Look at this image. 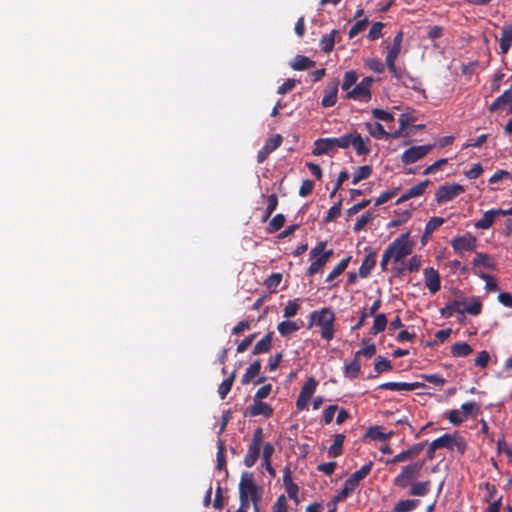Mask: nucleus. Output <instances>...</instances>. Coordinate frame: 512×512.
Returning <instances> with one entry per match:
<instances>
[{
  "mask_svg": "<svg viewBox=\"0 0 512 512\" xmlns=\"http://www.w3.org/2000/svg\"><path fill=\"white\" fill-rule=\"evenodd\" d=\"M239 501L243 507L253 505L254 512H260V501L263 495V487L258 485L254 474L251 472H243L239 482Z\"/></svg>",
  "mask_w": 512,
  "mask_h": 512,
  "instance_id": "1",
  "label": "nucleus"
},
{
  "mask_svg": "<svg viewBox=\"0 0 512 512\" xmlns=\"http://www.w3.org/2000/svg\"><path fill=\"white\" fill-rule=\"evenodd\" d=\"M310 320L312 325L315 323L321 328V337L327 341H330L334 337V322L335 314L329 308H322L319 311H313L310 314Z\"/></svg>",
  "mask_w": 512,
  "mask_h": 512,
  "instance_id": "2",
  "label": "nucleus"
},
{
  "mask_svg": "<svg viewBox=\"0 0 512 512\" xmlns=\"http://www.w3.org/2000/svg\"><path fill=\"white\" fill-rule=\"evenodd\" d=\"M372 463L363 465L359 470L354 472L344 483L343 488L335 496V501H342L352 494L359 483L371 472Z\"/></svg>",
  "mask_w": 512,
  "mask_h": 512,
  "instance_id": "3",
  "label": "nucleus"
},
{
  "mask_svg": "<svg viewBox=\"0 0 512 512\" xmlns=\"http://www.w3.org/2000/svg\"><path fill=\"white\" fill-rule=\"evenodd\" d=\"M424 462H412L402 467L400 473L394 478V486L400 489H406L412 484L420 474Z\"/></svg>",
  "mask_w": 512,
  "mask_h": 512,
  "instance_id": "4",
  "label": "nucleus"
},
{
  "mask_svg": "<svg viewBox=\"0 0 512 512\" xmlns=\"http://www.w3.org/2000/svg\"><path fill=\"white\" fill-rule=\"evenodd\" d=\"M385 251L394 262L402 260L412 252V243L409 241V234H401L397 237Z\"/></svg>",
  "mask_w": 512,
  "mask_h": 512,
  "instance_id": "5",
  "label": "nucleus"
},
{
  "mask_svg": "<svg viewBox=\"0 0 512 512\" xmlns=\"http://www.w3.org/2000/svg\"><path fill=\"white\" fill-rule=\"evenodd\" d=\"M325 248L326 242L322 241L311 249L310 258L312 259V263L308 268V273L310 275L319 272L332 256L333 250H325Z\"/></svg>",
  "mask_w": 512,
  "mask_h": 512,
  "instance_id": "6",
  "label": "nucleus"
},
{
  "mask_svg": "<svg viewBox=\"0 0 512 512\" xmlns=\"http://www.w3.org/2000/svg\"><path fill=\"white\" fill-rule=\"evenodd\" d=\"M433 148V145L413 146L405 150L401 156V161L406 164H413L424 158Z\"/></svg>",
  "mask_w": 512,
  "mask_h": 512,
  "instance_id": "7",
  "label": "nucleus"
},
{
  "mask_svg": "<svg viewBox=\"0 0 512 512\" xmlns=\"http://www.w3.org/2000/svg\"><path fill=\"white\" fill-rule=\"evenodd\" d=\"M454 251L462 254L465 251H474L477 247V239L470 233L456 236L451 240Z\"/></svg>",
  "mask_w": 512,
  "mask_h": 512,
  "instance_id": "8",
  "label": "nucleus"
},
{
  "mask_svg": "<svg viewBox=\"0 0 512 512\" xmlns=\"http://www.w3.org/2000/svg\"><path fill=\"white\" fill-rule=\"evenodd\" d=\"M464 192V187L459 184H446L438 188L436 192V200L438 203H445L451 201L459 194Z\"/></svg>",
  "mask_w": 512,
  "mask_h": 512,
  "instance_id": "9",
  "label": "nucleus"
},
{
  "mask_svg": "<svg viewBox=\"0 0 512 512\" xmlns=\"http://www.w3.org/2000/svg\"><path fill=\"white\" fill-rule=\"evenodd\" d=\"M337 151L334 138H321L315 141L312 154L315 156L320 155H333Z\"/></svg>",
  "mask_w": 512,
  "mask_h": 512,
  "instance_id": "10",
  "label": "nucleus"
},
{
  "mask_svg": "<svg viewBox=\"0 0 512 512\" xmlns=\"http://www.w3.org/2000/svg\"><path fill=\"white\" fill-rule=\"evenodd\" d=\"M424 283L430 293L435 294L440 290L441 280L440 275L433 267L424 269Z\"/></svg>",
  "mask_w": 512,
  "mask_h": 512,
  "instance_id": "11",
  "label": "nucleus"
},
{
  "mask_svg": "<svg viewBox=\"0 0 512 512\" xmlns=\"http://www.w3.org/2000/svg\"><path fill=\"white\" fill-rule=\"evenodd\" d=\"M423 448H424L423 443L415 444V445L411 446L409 449L398 453L392 459L387 460L386 463L387 464H396V463L404 462L409 459H413L421 453Z\"/></svg>",
  "mask_w": 512,
  "mask_h": 512,
  "instance_id": "12",
  "label": "nucleus"
},
{
  "mask_svg": "<svg viewBox=\"0 0 512 512\" xmlns=\"http://www.w3.org/2000/svg\"><path fill=\"white\" fill-rule=\"evenodd\" d=\"M272 413L273 409L270 405L262 402V400L253 399V404L247 408L244 415L250 417H255L258 415L270 417Z\"/></svg>",
  "mask_w": 512,
  "mask_h": 512,
  "instance_id": "13",
  "label": "nucleus"
},
{
  "mask_svg": "<svg viewBox=\"0 0 512 512\" xmlns=\"http://www.w3.org/2000/svg\"><path fill=\"white\" fill-rule=\"evenodd\" d=\"M400 51H401L400 47H396V46L392 45L389 48V51L386 56V61H385L390 73H392V75L399 80L402 79L403 72L395 66V61H396L397 57L399 56Z\"/></svg>",
  "mask_w": 512,
  "mask_h": 512,
  "instance_id": "14",
  "label": "nucleus"
},
{
  "mask_svg": "<svg viewBox=\"0 0 512 512\" xmlns=\"http://www.w3.org/2000/svg\"><path fill=\"white\" fill-rule=\"evenodd\" d=\"M424 384L420 382H413V383H407V382H385L379 386L380 389L384 390H391V391H397V392H403V391H413L418 388H422Z\"/></svg>",
  "mask_w": 512,
  "mask_h": 512,
  "instance_id": "15",
  "label": "nucleus"
},
{
  "mask_svg": "<svg viewBox=\"0 0 512 512\" xmlns=\"http://www.w3.org/2000/svg\"><path fill=\"white\" fill-rule=\"evenodd\" d=\"M345 97L359 102H368L371 99V91L358 83L346 93Z\"/></svg>",
  "mask_w": 512,
  "mask_h": 512,
  "instance_id": "16",
  "label": "nucleus"
},
{
  "mask_svg": "<svg viewBox=\"0 0 512 512\" xmlns=\"http://www.w3.org/2000/svg\"><path fill=\"white\" fill-rule=\"evenodd\" d=\"M370 139L368 137L363 138L359 133L353 131L352 146L359 156H366L370 153L369 146Z\"/></svg>",
  "mask_w": 512,
  "mask_h": 512,
  "instance_id": "17",
  "label": "nucleus"
},
{
  "mask_svg": "<svg viewBox=\"0 0 512 512\" xmlns=\"http://www.w3.org/2000/svg\"><path fill=\"white\" fill-rule=\"evenodd\" d=\"M508 106L509 113H512V88L506 90L490 106L489 110L495 112Z\"/></svg>",
  "mask_w": 512,
  "mask_h": 512,
  "instance_id": "18",
  "label": "nucleus"
},
{
  "mask_svg": "<svg viewBox=\"0 0 512 512\" xmlns=\"http://www.w3.org/2000/svg\"><path fill=\"white\" fill-rule=\"evenodd\" d=\"M501 216L498 213V209H491L484 213L483 217L474 223L476 229L487 230L489 229L497 219Z\"/></svg>",
  "mask_w": 512,
  "mask_h": 512,
  "instance_id": "19",
  "label": "nucleus"
},
{
  "mask_svg": "<svg viewBox=\"0 0 512 512\" xmlns=\"http://www.w3.org/2000/svg\"><path fill=\"white\" fill-rule=\"evenodd\" d=\"M408 494L415 497H424L426 496L431 489V482L429 480L426 481H414L409 486Z\"/></svg>",
  "mask_w": 512,
  "mask_h": 512,
  "instance_id": "20",
  "label": "nucleus"
},
{
  "mask_svg": "<svg viewBox=\"0 0 512 512\" xmlns=\"http://www.w3.org/2000/svg\"><path fill=\"white\" fill-rule=\"evenodd\" d=\"M462 302V314L468 313L470 315H479L482 311V303L479 298L472 297L470 299H463Z\"/></svg>",
  "mask_w": 512,
  "mask_h": 512,
  "instance_id": "21",
  "label": "nucleus"
},
{
  "mask_svg": "<svg viewBox=\"0 0 512 512\" xmlns=\"http://www.w3.org/2000/svg\"><path fill=\"white\" fill-rule=\"evenodd\" d=\"M428 184H429V180H424V181L412 186L411 188H409L408 190H406L403 193V195L399 198V201L403 202V201L409 200L413 197L420 196L421 194H423V192L427 188Z\"/></svg>",
  "mask_w": 512,
  "mask_h": 512,
  "instance_id": "22",
  "label": "nucleus"
},
{
  "mask_svg": "<svg viewBox=\"0 0 512 512\" xmlns=\"http://www.w3.org/2000/svg\"><path fill=\"white\" fill-rule=\"evenodd\" d=\"M419 505L420 500L418 499H402L394 505L392 512H411Z\"/></svg>",
  "mask_w": 512,
  "mask_h": 512,
  "instance_id": "23",
  "label": "nucleus"
},
{
  "mask_svg": "<svg viewBox=\"0 0 512 512\" xmlns=\"http://www.w3.org/2000/svg\"><path fill=\"white\" fill-rule=\"evenodd\" d=\"M260 448L261 446L257 445V441H251L247 454L244 458V464L246 467L250 468L256 463L260 454Z\"/></svg>",
  "mask_w": 512,
  "mask_h": 512,
  "instance_id": "24",
  "label": "nucleus"
},
{
  "mask_svg": "<svg viewBox=\"0 0 512 512\" xmlns=\"http://www.w3.org/2000/svg\"><path fill=\"white\" fill-rule=\"evenodd\" d=\"M512 46V26L506 25L502 27L501 38H500V49L503 54Z\"/></svg>",
  "mask_w": 512,
  "mask_h": 512,
  "instance_id": "25",
  "label": "nucleus"
},
{
  "mask_svg": "<svg viewBox=\"0 0 512 512\" xmlns=\"http://www.w3.org/2000/svg\"><path fill=\"white\" fill-rule=\"evenodd\" d=\"M375 263V253H369L368 255H366L359 268V276L362 278H366L370 274L371 270L374 268Z\"/></svg>",
  "mask_w": 512,
  "mask_h": 512,
  "instance_id": "26",
  "label": "nucleus"
},
{
  "mask_svg": "<svg viewBox=\"0 0 512 512\" xmlns=\"http://www.w3.org/2000/svg\"><path fill=\"white\" fill-rule=\"evenodd\" d=\"M365 127L370 136L376 139L388 138L389 133L385 131L384 127L378 122H368Z\"/></svg>",
  "mask_w": 512,
  "mask_h": 512,
  "instance_id": "27",
  "label": "nucleus"
},
{
  "mask_svg": "<svg viewBox=\"0 0 512 512\" xmlns=\"http://www.w3.org/2000/svg\"><path fill=\"white\" fill-rule=\"evenodd\" d=\"M479 266H483L487 269H493L494 264L490 257L487 254L484 253H476L475 258L473 259V267L472 272L474 273V270H479Z\"/></svg>",
  "mask_w": 512,
  "mask_h": 512,
  "instance_id": "28",
  "label": "nucleus"
},
{
  "mask_svg": "<svg viewBox=\"0 0 512 512\" xmlns=\"http://www.w3.org/2000/svg\"><path fill=\"white\" fill-rule=\"evenodd\" d=\"M338 83L335 82L333 86L328 90L322 98L321 105L323 107H332L337 102Z\"/></svg>",
  "mask_w": 512,
  "mask_h": 512,
  "instance_id": "29",
  "label": "nucleus"
},
{
  "mask_svg": "<svg viewBox=\"0 0 512 512\" xmlns=\"http://www.w3.org/2000/svg\"><path fill=\"white\" fill-rule=\"evenodd\" d=\"M392 435V432L384 433L380 426L370 427L366 432V437L375 441H386Z\"/></svg>",
  "mask_w": 512,
  "mask_h": 512,
  "instance_id": "30",
  "label": "nucleus"
},
{
  "mask_svg": "<svg viewBox=\"0 0 512 512\" xmlns=\"http://www.w3.org/2000/svg\"><path fill=\"white\" fill-rule=\"evenodd\" d=\"M455 436L451 434H444L443 436L435 439L433 441V446L440 448H447L449 450H454Z\"/></svg>",
  "mask_w": 512,
  "mask_h": 512,
  "instance_id": "31",
  "label": "nucleus"
},
{
  "mask_svg": "<svg viewBox=\"0 0 512 512\" xmlns=\"http://www.w3.org/2000/svg\"><path fill=\"white\" fill-rule=\"evenodd\" d=\"M454 357H465L472 353L471 346L466 342H457L451 347Z\"/></svg>",
  "mask_w": 512,
  "mask_h": 512,
  "instance_id": "32",
  "label": "nucleus"
},
{
  "mask_svg": "<svg viewBox=\"0 0 512 512\" xmlns=\"http://www.w3.org/2000/svg\"><path fill=\"white\" fill-rule=\"evenodd\" d=\"M277 330L281 336H289L299 330V326L293 321H282L278 324Z\"/></svg>",
  "mask_w": 512,
  "mask_h": 512,
  "instance_id": "33",
  "label": "nucleus"
},
{
  "mask_svg": "<svg viewBox=\"0 0 512 512\" xmlns=\"http://www.w3.org/2000/svg\"><path fill=\"white\" fill-rule=\"evenodd\" d=\"M474 274L485 281V288L487 291L495 292L498 290L497 282L493 276L477 269L474 270Z\"/></svg>",
  "mask_w": 512,
  "mask_h": 512,
  "instance_id": "34",
  "label": "nucleus"
},
{
  "mask_svg": "<svg viewBox=\"0 0 512 512\" xmlns=\"http://www.w3.org/2000/svg\"><path fill=\"white\" fill-rule=\"evenodd\" d=\"M272 345V338L269 334L265 335L260 341L256 343L253 349V354L258 355L266 353L270 350Z\"/></svg>",
  "mask_w": 512,
  "mask_h": 512,
  "instance_id": "35",
  "label": "nucleus"
},
{
  "mask_svg": "<svg viewBox=\"0 0 512 512\" xmlns=\"http://www.w3.org/2000/svg\"><path fill=\"white\" fill-rule=\"evenodd\" d=\"M344 439L345 436L343 434L335 436L333 444L328 448V455L330 457H337L342 453Z\"/></svg>",
  "mask_w": 512,
  "mask_h": 512,
  "instance_id": "36",
  "label": "nucleus"
},
{
  "mask_svg": "<svg viewBox=\"0 0 512 512\" xmlns=\"http://www.w3.org/2000/svg\"><path fill=\"white\" fill-rule=\"evenodd\" d=\"M351 257H346L342 259L334 268L333 270L328 274L326 277V282H330L336 277H338L340 274H342L345 269L347 268Z\"/></svg>",
  "mask_w": 512,
  "mask_h": 512,
  "instance_id": "37",
  "label": "nucleus"
},
{
  "mask_svg": "<svg viewBox=\"0 0 512 512\" xmlns=\"http://www.w3.org/2000/svg\"><path fill=\"white\" fill-rule=\"evenodd\" d=\"M261 369V363L259 360L254 361L246 370L242 378V383H249L255 376H257Z\"/></svg>",
  "mask_w": 512,
  "mask_h": 512,
  "instance_id": "38",
  "label": "nucleus"
},
{
  "mask_svg": "<svg viewBox=\"0 0 512 512\" xmlns=\"http://www.w3.org/2000/svg\"><path fill=\"white\" fill-rule=\"evenodd\" d=\"M314 65V62L310 60L308 57L298 55L295 57L291 67L294 70L301 71L306 70Z\"/></svg>",
  "mask_w": 512,
  "mask_h": 512,
  "instance_id": "39",
  "label": "nucleus"
},
{
  "mask_svg": "<svg viewBox=\"0 0 512 512\" xmlns=\"http://www.w3.org/2000/svg\"><path fill=\"white\" fill-rule=\"evenodd\" d=\"M358 80V74L355 71H348L344 74L341 89L346 93L356 85Z\"/></svg>",
  "mask_w": 512,
  "mask_h": 512,
  "instance_id": "40",
  "label": "nucleus"
},
{
  "mask_svg": "<svg viewBox=\"0 0 512 512\" xmlns=\"http://www.w3.org/2000/svg\"><path fill=\"white\" fill-rule=\"evenodd\" d=\"M441 315L445 317H450L454 312L462 314V302L461 300H454L448 303L444 308L441 309Z\"/></svg>",
  "mask_w": 512,
  "mask_h": 512,
  "instance_id": "41",
  "label": "nucleus"
},
{
  "mask_svg": "<svg viewBox=\"0 0 512 512\" xmlns=\"http://www.w3.org/2000/svg\"><path fill=\"white\" fill-rule=\"evenodd\" d=\"M372 172V169L368 165L360 166L356 169L353 174L352 184L356 185L360 181L368 178Z\"/></svg>",
  "mask_w": 512,
  "mask_h": 512,
  "instance_id": "42",
  "label": "nucleus"
},
{
  "mask_svg": "<svg viewBox=\"0 0 512 512\" xmlns=\"http://www.w3.org/2000/svg\"><path fill=\"white\" fill-rule=\"evenodd\" d=\"M335 34H336V31H332L330 34L324 35L321 38L320 47L324 52L329 53L330 51H332L334 44H335V40H334Z\"/></svg>",
  "mask_w": 512,
  "mask_h": 512,
  "instance_id": "43",
  "label": "nucleus"
},
{
  "mask_svg": "<svg viewBox=\"0 0 512 512\" xmlns=\"http://www.w3.org/2000/svg\"><path fill=\"white\" fill-rule=\"evenodd\" d=\"M299 308V299L290 300L284 307L283 316L289 319L297 314Z\"/></svg>",
  "mask_w": 512,
  "mask_h": 512,
  "instance_id": "44",
  "label": "nucleus"
},
{
  "mask_svg": "<svg viewBox=\"0 0 512 512\" xmlns=\"http://www.w3.org/2000/svg\"><path fill=\"white\" fill-rule=\"evenodd\" d=\"M316 387H317V381L313 377H310L306 381L304 386L302 387V389L300 391V395L311 399V397L313 396V394L316 390Z\"/></svg>",
  "mask_w": 512,
  "mask_h": 512,
  "instance_id": "45",
  "label": "nucleus"
},
{
  "mask_svg": "<svg viewBox=\"0 0 512 512\" xmlns=\"http://www.w3.org/2000/svg\"><path fill=\"white\" fill-rule=\"evenodd\" d=\"M361 365L357 357L350 363L345 365V374L350 378H356L360 372Z\"/></svg>",
  "mask_w": 512,
  "mask_h": 512,
  "instance_id": "46",
  "label": "nucleus"
},
{
  "mask_svg": "<svg viewBox=\"0 0 512 512\" xmlns=\"http://www.w3.org/2000/svg\"><path fill=\"white\" fill-rule=\"evenodd\" d=\"M460 409L464 412L466 419H468L469 416H476L479 413V405L474 401L463 403Z\"/></svg>",
  "mask_w": 512,
  "mask_h": 512,
  "instance_id": "47",
  "label": "nucleus"
},
{
  "mask_svg": "<svg viewBox=\"0 0 512 512\" xmlns=\"http://www.w3.org/2000/svg\"><path fill=\"white\" fill-rule=\"evenodd\" d=\"M234 374H232L230 377H228L227 379H225L218 387V394L220 396L221 399H225V397L227 396V394L230 392L231 390V387L233 385V381H234Z\"/></svg>",
  "mask_w": 512,
  "mask_h": 512,
  "instance_id": "48",
  "label": "nucleus"
},
{
  "mask_svg": "<svg viewBox=\"0 0 512 512\" xmlns=\"http://www.w3.org/2000/svg\"><path fill=\"white\" fill-rule=\"evenodd\" d=\"M335 144L338 148L341 149H347L348 147L352 146V140H353V132L344 134L338 138H334Z\"/></svg>",
  "mask_w": 512,
  "mask_h": 512,
  "instance_id": "49",
  "label": "nucleus"
},
{
  "mask_svg": "<svg viewBox=\"0 0 512 512\" xmlns=\"http://www.w3.org/2000/svg\"><path fill=\"white\" fill-rule=\"evenodd\" d=\"M387 326V319L384 314H378L376 315L373 323V333L378 334L379 332H382Z\"/></svg>",
  "mask_w": 512,
  "mask_h": 512,
  "instance_id": "50",
  "label": "nucleus"
},
{
  "mask_svg": "<svg viewBox=\"0 0 512 512\" xmlns=\"http://www.w3.org/2000/svg\"><path fill=\"white\" fill-rule=\"evenodd\" d=\"M364 63L375 73H382L384 71V64L377 58H367Z\"/></svg>",
  "mask_w": 512,
  "mask_h": 512,
  "instance_id": "51",
  "label": "nucleus"
},
{
  "mask_svg": "<svg viewBox=\"0 0 512 512\" xmlns=\"http://www.w3.org/2000/svg\"><path fill=\"white\" fill-rule=\"evenodd\" d=\"M372 115L374 118H376L377 120H380V121H384V122L394 121L393 114L386 110H383V109H379V108L373 109Z\"/></svg>",
  "mask_w": 512,
  "mask_h": 512,
  "instance_id": "52",
  "label": "nucleus"
},
{
  "mask_svg": "<svg viewBox=\"0 0 512 512\" xmlns=\"http://www.w3.org/2000/svg\"><path fill=\"white\" fill-rule=\"evenodd\" d=\"M448 419L454 425H459L465 420H467L466 417L464 416V412L461 409L451 410L449 412Z\"/></svg>",
  "mask_w": 512,
  "mask_h": 512,
  "instance_id": "53",
  "label": "nucleus"
},
{
  "mask_svg": "<svg viewBox=\"0 0 512 512\" xmlns=\"http://www.w3.org/2000/svg\"><path fill=\"white\" fill-rule=\"evenodd\" d=\"M444 223V219L441 217H433L431 218L425 227V234H432L437 228H439Z\"/></svg>",
  "mask_w": 512,
  "mask_h": 512,
  "instance_id": "54",
  "label": "nucleus"
},
{
  "mask_svg": "<svg viewBox=\"0 0 512 512\" xmlns=\"http://www.w3.org/2000/svg\"><path fill=\"white\" fill-rule=\"evenodd\" d=\"M374 216L372 213H365L363 214L355 223L354 225V231L359 232L365 228L367 224L372 222Z\"/></svg>",
  "mask_w": 512,
  "mask_h": 512,
  "instance_id": "55",
  "label": "nucleus"
},
{
  "mask_svg": "<svg viewBox=\"0 0 512 512\" xmlns=\"http://www.w3.org/2000/svg\"><path fill=\"white\" fill-rule=\"evenodd\" d=\"M272 512H288V501L285 495H280L274 505Z\"/></svg>",
  "mask_w": 512,
  "mask_h": 512,
  "instance_id": "56",
  "label": "nucleus"
},
{
  "mask_svg": "<svg viewBox=\"0 0 512 512\" xmlns=\"http://www.w3.org/2000/svg\"><path fill=\"white\" fill-rule=\"evenodd\" d=\"M225 446L224 442L219 439L218 440V451H217V468L222 470L225 467Z\"/></svg>",
  "mask_w": 512,
  "mask_h": 512,
  "instance_id": "57",
  "label": "nucleus"
},
{
  "mask_svg": "<svg viewBox=\"0 0 512 512\" xmlns=\"http://www.w3.org/2000/svg\"><path fill=\"white\" fill-rule=\"evenodd\" d=\"M416 121V116L412 112H405L399 117V124L401 129L406 128L408 125Z\"/></svg>",
  "mask_w": 512,
  "mask_h": 512,
  "instance_id": "58",
  "label": "nucleus"
},
{
  "mask_svg": "<svg viewBox=\"0 0 512 512\" xmlns=\"http://www.w3.org/2000/svg\"><path fill=\"white\" fill-rule=\"evenodd\" d=\"M341 214V202L334 204L327 212V215L325 217V220L327 222L332 221L339 217Z\"/></svg>",
  "mask_w": 512,
  "mask_h": 512,
  "instance_id": "59",
  "label": "nucleus"
},
{
  "mask_svg": "<svg viewBox=\"0 0 512 512\" xmlns=\"http://www.w3.org/2000/svg\"><path fill=\"white\" fill-rule=\"evenodd\" d=\"M366 25H367V20L364 19V20H359L357 21L351 28H350V31H349V37L350 38H353L355 37L356 35H358L360 32H362L365 28H366Z\"/></svg>",
  "mask_w": 512,
  "mask_h": 512,
  "instance_id": "60",
  "label": "nucleus"
},
{
  "mask_svg": "<svg viewBox=\"0 0 512 512\" xmlns=\"http://www.w3.org/2000/svg\"><path fill=\"white\" fill-rule=\"evenodd\" d=\"M282 143V137L279 134L274 135L272 138L268 139L265 143V147L270 151H274L277 149Z\"/></svg>",
  "mask_w": 512,
  "mask_h": 512,
  "instance_id": "61",
  "label": "nucleus"
},
{
  "mask_svg": "<svg viewBox=\"0 0 512 512\" xmlns=\"http://www.w3.org/2000/svg\"><path fill=\"white\" fill-rule=\"evenodd\" d=\"M483 172V168L480 163H475L471 166V168L465 173L466 177L469 179L478 178Z\"/></svg>",
  "mask_w": 512,
  "mask_h": 512,
  "instance_id": "62",
  "label": "nucleus"
},
{
  "mask_svg": "<svg viewBox=\"0 0 512 512\" xmlns=\"http://www.w3.org/2000/svg\"><path fill=\"white\" fill-rule=\"evenodd\" d=\"M423 378L427 382H429L433 385H436V386H442L446 382V380L438 374H425V375H423Z\"/></svg>",
  "mask_w": 512,
  "mask_h": 512,
  "instance_id": "63",
  "label": "nucleus"
},
{
  "mask_svg": "<svg viewBox=\"0 0 512 512\" xmlns=\"http://www.w3.org/2000/svg\"><path fill=\"white\" fill-rule=\"evenodd\" d=\"M374 368L378 373H382L384 371L390 370L392 366L389 360H386L384 358H378L377 361L375 362Z\"/></svg>",
  "mask_w": 512,
  "mask_h": 512,
  "instance_id": "64",
  "label": "nucleus"
}]
</instances>
